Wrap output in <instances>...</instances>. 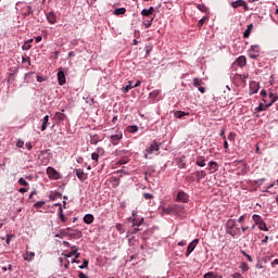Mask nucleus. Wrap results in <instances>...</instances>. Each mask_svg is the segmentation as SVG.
<instances>
[{
  "instance_id": "nucleus-49",
  "label": "nucleus",
  "mask_w": 278,
  "mask_h": 278,
  "mask_svg": "<svg viewBox=\"0 0 278 278\" xmlns=\"http://www.w3.org/2000/svg\"><path fill=\"white\" fill-rule=\"evenodd\" d=\"M227 140L228 141H236V132L228 134Z\"/></svg>"
},
{
  "instance_id": "nucleus-20",
  "label": "nucleus",
  "mask_w": 278,
  "mask_h": 278,
  "mask_svg": "<svg viewBox=\"0 0 278 278\" xmlns=\"http://www.w3.org/2000/svg\"><path fill=\"white\" fill-rule=\"evenodd\" d=\"M270 106H273L271 104H258V106L255 109V112H263L266 111L267 109H269Z\"/></svg>"
},
{
  "instance_id": "nucleus-63",
  "label": "nucleus",
  "mask_w": 278,
  "mask_h": 278,
  "mask_svg": "<svg viewBox=\"0 0 278 278\" xmlns=\"http://www.w3.org/2000/svg\"><path fill=\"white\" fill-rule=\"evenodd\" d=\"M261 96H262L263 98H266V97H267V91H266V90H262V91H261Z\"/></svg>"
},
{
  "instance_id": "nucleus-39",
  "label": "nucleus",
  "mask_w": 278,
  "mask_h": 278,
  "mask_svg": "<svg viewBox=\"0 0 278 278\" xmlns=\"http://www.w3.org/2000/svg\"><path fill=\"white\" fill-rule=\"evenodd\" d=\"M34 13V10L31 7H27L24 12V16H29Z\"/></svg>"
},
{
  "instance_id": "nucleus-15",
  "label": "nucleus",
  "mask_w": 278,
  "mask_h": 278,
  "mask_svg": "<svg viewBox=\"0 0 278 278\" xmlns=\"http://www.w3.org/2000/svg\"><path fill=\"white\" fill-rule=\"evenodd\" d=\"M236 64H238L240 67H244L247 65V58L244 55L239 56L236 59Z\"/></svg>"
},
{
  "instance_id": "nucleus-38",
  "label": "nucleus",
  "mask_w": 278,
  "mask_h": 278,
  "mask_svg": "<svg viewBox=\"0 0 278 278\" xmlns=\"http://www.w3.org/2000/svg\"><path fill=\"white\" fill-rule=\"evenodd\" d=\"M226 226H227V228L232 229L233 227H236V220H233V219L227 220Z\"/></svg>"
},
{
  "instance_id": "nucleus-10",
  "label": "nucleus",
  "mask_w": 278,
  "mask_h": 278,
  "mask_svg": "<svg viewBox=\"0 0 278 278\" xmlns=\"http://www.w3.org/2000/svg\"><path fill=\"white\" fill-rule=\"evenodd\" d=\"M58 81L60 86H64L66 84V77L63 71L58 72Z\"/></svg>"
},
{
  "instance_id": "nucleus-26",
  "label": "nucleus",
  "mask_w": 278,
  "mask_h": 278,
  "mask_svg": "<svg viewBox=\"0 0 278 278\" xmlns=\"http://www.w3.org/2000/svg\"><path fill=\"white\" fill-rule=\"evenodd\" d=\"M25 255L26 256L24 257V260L27 261V262H31L35 257V252L27 251V253H25Z\"/></svg>"
},
{
  "instance_id": "nucleus-17",
  "label": "nucleus",
  "mask_w": 278,
  "mask_h": 278,
  "mask_svg": "<svg viewBox=\"0 0 278 278\" xmlns=\"http://www.w3.org/2000/svg\"><path fill=\"white\" fill-rule=\"evenodd\" d=\"M47 21L50 24H55L56 23V15L53 12H50L47 14Z\"/></svg>"
},
{
  "instance_id": "nucleus-13",
  "label": "nucleus",
  "mask_w": 278,
  "mask_h": 278,
  "mask_svg": "<svg viewBox=\"0 0 278 278\" xmlns=\"http://www.w3.org/2000/svg\"><path fill=\"white\" fill-rule=\"evenodd\" d=\"M195 177H197V181L200 182L202 179H204L206 177V172L205 170H197L194 173Z\"/></svg>"
},
{
  "instance_id": "nucleus-16",
  "label": "nucleus",
  "mask_w": 278,
  "mask_h": 278,
  "mask_svg": "<svg viewBox=\"0 0 278 278\" xmlns=\"http://www.w3.org/2000/svg\"><path fill=\"white\" fill-rule=\"evenodd\" d=\"M197 166L205 167L206 166V160L204 156H197L195 160Z\"/></svg>"
},
{
  "instance_id": "nucleus-7",
  "label": "nucleus",
  "mask_w": 278,
  "mask_h": 278,
  "mask_svg": "<svg viewBox=\"0 0 278 278\" xmlns=\"http://www.w3.org/2000/svg\"><path fill=\"white\" fill-rule=\"evenodd\" d=\"M188 199L189 197L185 191H179L178 194L176 195V201L180 203H187Z\"/></svg>"
},
{
  "instance_id": "nucleus-45",
  "label": "nucleus",
  "mask_w": 278,
  "mask_h": 278,
  "mask_svg": "<svg viewBox=\"0 0 278 278\" xmlns=\"http://www.w3.org/2000/svg\"><path fill=\"white\" fill-rule=\"evenodd\" d=\"M206 20H207V17L206 16H204V17H202V20L200 21V22H198V28H202V26L203 25H205V23H206Z\"/></svg>"
},
{
  "instance_id": "nucleus-46",
  "label": "nucleus",
  "mask_w": 278,
  "mask_h": 278,
  "mask_svg": "<svg viewBox=\"0 0 278 278\" xmlns=\"http://www.w3.org/2000/svg\"><path fill=\"white\" fill-rule=\"evenodd\" d=\"M89 261L87 258H84L83 265L78 266L80 269H86L88 267Z\"/></svg>"
},
{
  "instance_id": "nucleus-11",
  "label": "nucleus",
  "mask_w": 278,
  "mask_h": 278,
  "mask_svg": "<svg viewBox=\"0 0 278 278\" xmlns=\"http://www.w3.org/2000/svg\"><path fill=\"white\" fill-rule=\"evenodd\" d=\"M179 210V205L178 204H173L170 205L169 207L167 208H163V211L167 214V215H170L172 213L174 212H178Z\"/></svg>"
},
{
  "instance_id": "nucleus-37",
  "label": "nucleus",
  "mask_w": 278,
  "mask_h": 278,
  "mask_svg": "<svg viewBox=\"0 0 278 278\" xmlns=\"http://www.w3.org/2000/svg\"><path fill=\"white\" fill-rule=\"evenodd\" d=\"M202 79H200V78H193V86L195 87V88H199L200 86H202Z\"/></svg>"
},
{
  "instance_id": "nucleus-25",
  "label": "nucleus",
  "mask_w": 278,
  "mask_h": 278,
  "mask_svg": "<svg viewBox=\"0 0 278 278\" xmlns=\"http://www.w3.org/2000/svg\"><path fill=\"white\" fill-rule=\"evenodd\" d=\"M138 130H139V127H138L137 125H129V126L127 127V131H128L129 134H136V132H138Z\"/></svg>"
},
{
  "instance_id": "nucleus-53",
  "label": "nucleus",
  "mask_w": 278,
  "mask_h": 278,
  "mask_svg": "<svg viewBox=\"0 0 278 278\" xmlns=\"http://www.w3.org/2000/svg\"><path fill=\"white\" fill-rule=\"evenodd\" d=\"M143 199L151 200V199H154V195L150 193H143Z\"/></svg>"
},
{
  "instance_id": "nucleus-12",
  "label": "nucleus",
  "mask_w": 278,
  "mask_h": 278,
  "mask_svg": "<svg viewBox=\"0 0 278 278\" xmlns=\"http://www.w3.org/2000/svg\"><path fill=\"white\" fill-rule=\"evenodd\" d=\"M40 122H42V126H40V131L47 130V128L49 127V115L45 116L42 119H40Z\"/></svg>"
},
{
  "instance_id": "nucleus-56",
  "label": "nucleus",
  "mask_w": 278,
  "mask_h": 278,
  "mask_svg": "<svg viewBox=\"0 0 278 278\" xmlns=\"http://www.w3.org/2000/svg\"><path fill=\"white\" fill-rule=\"evenodd\" d=\"M219 136H220V138H224V140H227V137L225 136V128L220 129Z\"/></svg>"
},
{
  "instance_id": "nucleus-1",
  "label": "nucleus",
  "mask_w": 278,
  "mask_h": 278,
  "mask_svg": "<svg viewBox=\"0 0 278 278\" xmlns=\"http://www.w3.org/2000/svg\"><path fill=\"white\" fill-rule=\"evenodd\" d=\"M160 151V144L156 141H153L148 149H146L144 152V159L148 160L149 155Z\"/></svg>"
},
{
  "instance_id": "nucleus-14",
  "label": "nucleus",
  "mask_w": 278,
  "mask_h": 278,
  "mask_svg": "<svg viewBox=\"0 0 278 278\" xmlns=\"http://www.w3.org/2000/svg\"><path fill=\"white\" fill-rule=\"evenodd\" d=\"M94 222V216L92 214H88L84 216V223L86 225H92Z\"/></svg>"
},
{
  "instance_id": "nucleus-40",
  "label": "nucleus",
  "mask_w": 278,
  "mask_h": 278,
  "mask_svg": "<svg viewBox=\"0 0 278 278\" xmlns=\"http://www.w3.org/2000/svg\"><path fill=\"white\" fill-rule=\"evenodd\" d=\"M204 278H217V275L214 271H208L204 274Z\"/></svg>"
},
{
  "instance_id": "nucleus-9",
  "label": "nucleus",
  "mask_w": 278,
  "mask_h": 278,
  "mask_svg": "<svg viewBox=\"0 0 278 278\" xmlns=\"http://www.w3.org/2000/svg\"><path fill=\"white\" fill-rule=\"evenodd\" d=\"M238 164L240 165L238 175L244 176L248 173V169H249L247 163L238 162Z\"/></svg>"
},
{
  "instance_id": "nucleus-6",
  "label": "nucleus",
  "mask_w": 278,
  "mask_h": 278,
  "mask_svg": "<svg viewBox=\"0 0 278 278\" xmlns=\"http://www.w3.org/2000/svg\"><path fill=\"white\" fill-rule=\"evenodd\" d=\"M231 7H232L233 9H238L239 7H242V8H243V11H245V12L249 11V8H248L247 2L243 1V0H238V1L231 2Z\"/></svg>"
},
{
  "instance_id": "nucleus-28",
  "label": "nucleus",
  "mask_w": 278,
  "mask_h": 278,
  "mask_svg": "<svg viewBox=\"0 0 278 278\" xmlns=\"http://www.w3.org/2000/svg\"><path fill=\"white\" fill-rule=\"evenodd\" d=\"M269 99H270L269 104L273 105L274 103H276L278 101V96L275 94L274 92H270L269 93Z\"/></svg>"
},
{
  "instance_id": "nucleus-48",
  "label": "nucleus",
  "mask_w": 278,
  "mask_h": 278,
  "mask_svg": "<svg viewBox=\"0 0 278 278\" xmlns=\"http://www.w3.org/2000/svg\"><path fill=\"white\" fill-rule=\"evenodd\" d=\"M78 251L79 249L72 250V252H68L67 254H65V257H73L75 254H77Z\"/></svg>"
},
{
  "instance_id": "nucleus-36",
  "label": "nucleus",
  "mask_w": 278,
  "mask_h": 278,
  "mask_svg": "<svg viewBox=\"0 0 278 278\" xmlns=\"http://www.w3.org/2000/svg\"><path fill=\"white\" fill-rule=\"evenodd\" d=\"M253 220H254L255 225L264 223V220H262L261 215H253Z\"/></svg>"
},
{
  "instance_id": "nucleus-58",
  "label": "nucleus",
  "mask_w": 278,
  "mask_h": 278,
  "mask_svg": "<svg viewBox=\"0 0 278 278\" xmlns=\"http://www.w3.org/2000/svg\"><path fill=\"white\" fill-rule=\"evenodd\" d=\"M78 278H88V276L83 271H78Z\"/></svg>"
},
{
  "instance_id": "nucleus-4",
  "label": "nucleus",
  "mask_w": 278,
  "mask_h": 278,
  "mask_svg": "<svg viewBox=\"0 0 278 278\" xmlns=\"http://www.w3.org/2000/svg\"><path fill=\"white\" fill-rule=\"evenodd\" d=\"M129 223H132V227H140L144 223V218H136V213L132 212V217H129Z\"/></svg>"
},
{
  "instance_id": "nucleus-22",
  "label": "nucleus",
  "mask_w": 278,
  "mask_h": 278,
  "mask_svg": "<svg viewBox=\"0 0 278 278\" xmlns=\"http://www.w3.org/2000/svg\"><path fill=\"white\" fill-rule=\"evenodd\" d=\"M208 167H210L211 174L216 173L218 170V164L216 162H210Z\"/></svg>"
},
{
  "instance_id": "nucleus-2",
  "label": "nucleus",
  "mask_w": 278,
  "mask_h": 278,
  "mask_svg": "<svg viewBox=\"0 0 278 278\" xmlns=\"http://www.w3.org/2000/svg\"><path fill=\"white\" fill-rule=\"evenodd\" d=\"M121 140H123V131L117 129L115 134L111 135V143L117 146Z\"/></svg>"
},
{
  "instance_id": "nucleus-62",
  "label": "nucleus",
  "mask_w": 278,
  "mask_h": 278,
  "mask_svg": "<svg viewBox=\"0 0 278 278\" xmlns=\"http://www.w3.org/2000/svg\"><path fill=\"white\" fill-rule=\"evenodd\" d=\"M18 192H21V193H26V192H28V189H26V188H21V189L18 190Z\"/></svg>"
},
{
  "instance_id": "nucleus-31",
  "label": "nucleus",
  "mask_w": 278,
  "mask_h": 278,
  "mask_svg": "<svg viewBox=\"0 0 278 278\" xmlns=\"http://www.w3.org/2000/svg\"><path fill=\"white\" fill-rule=\"evenodd\" d=\"M161 91L160 90H153L150 92V99L156 100L157 97H160Z\"/></svg>"
},
{
  "instance_id": "nucleus-21",
  "label": "nucleus",
  "mask_w": 278,
  "mask_h": 278,
  "mask_svg": "<svg viewBox=\"0 0 278 278\" xmlns=\"http://www.w3.org/2000/svg\"><path fill=\"white\" fill-rule=\"evenodd\" d=\"M103 151L102 148H98L97 152H93L91 154V160L96 161V163H98V159L100 157V153Z\"/></svg>"
},
{
  "instance_id": "nucleus-5",
  "label": "nucleus",
  "mask_w": 278,
  "mask_h": 278,
  "mask_svg": "<svg viewBox=\"0 0 278 278\" xmlns=\"http://www.w3.org/2000/svg\"><path fill=\"white\" fill-rule=\"evenodd\" d=\"M200 240L195 239L191 241L187 248L186 257H190L191 253L194 251V249L198 247Z\"/></svg>"
},
{
  "instance_id": "nucleus-18",
  "label": "nucleus",
  "mask_w": 278,
  "mask_h": 278,
  "mask_svg": "<svg viewBox=\"0 0 278 278\" xmlns=\"http://www.w3.org/2000/svg\"><path fill=\"white\" fill-rule=\"evenodd\" d=\"M153 12H154V8L151 7L150 9H143V10L141 11V15H142L143 17H149L151 14H153Z\"/></svg>"
},
{
  "instance_id": "nucleus-44",
  "label": "nucleus",
  "mask_w": 278,
  "mask_h": 278,
  "mask_svg": "<svg viewBox=\"0 0 278 278\" xmlns=\"http://www.w3.org/2000/svg\"><path fill=\"white\" fill-rule=\"evenodd\" d=\"M154 17H151L149 21H144L143 25L146 28H150V26L153 24Z\"/></svg>"
},
{
  "instance_id": "nucleus-8",
  "label": "nucleus",
  "mask_w": 278,
  "mask_h": 278,
  "mask_svg": "<svg viewBox=\"0 0 278 278\" xmlns=\"http://www.w3.org/2000/svg\"><path fill=\"white\" fill-rule=\"evenodd\" d=\"M260 90V84L256 81L250 83V96L258 93Z\"/></svg>"
},
{
  "instance_id": "nucleus-30",
  "label": "nucleus",
  "mask_w": 278,
  "mask_h": 278,
  "mask_svg": "<svg viewBox=\"0 0 278 278\" xmlns=\"http://www.w3.org/2000/svg\"><path fill=\"white\" fill-rule=\"evenodd\" d=\"M257 225V228L261 230V231H268V227L266 225L265 222H261V224H256Z\"/></svg>"
},
{
  "instance_id": "nucleus-50",
  "label": "nucleus",
  "mask_w": 278,
  "mask_h": 278,
  "mask_svg": "<svg viewBox=\"0 0 278 278\" xmlns=\"http://www.w3.org/2000/svg\"><path fill=\"white\" fill-rule=\"evenodd\" d=\"M22 62L23 63H28V65H31V58L30 56H23Z\"/></svg>"
},
{
  "instance_id": "nucleus-24",
  "label": "nucleus",
  "mask_w": 278,
  "mask_h": 278,
  "mask_svg": "<svg viewBox=\"0 0 278 278\" xmlns=\"http://www.w3.org/2000/svg\"><path fill=\"white\" fill-rule=\"evenodd\" d=\"M253 29V24H250L245 31H243V38H249Z\"/></svg>"
},
{
  "instance_id": "nucleus-60",
  "label": "nucleus",
  "mask_w": 278,
  "mask_h": 278,
  "mask_svg": "<svg viewBox=\"0 0 278 278\" xmlns=\"http://www.w3.org/2000/svg\"><path fill=\"white\" fill-rule=\"evenodd\" d=\"M225 141H224V148L226 149V150H229V143H228V141H227V139H224Z\"/></svg>"
},
{
  "instance_id": "nucleus-43",
  "label": "nucleus",
  "mask_w": 278,
  "mask_h": 278,
  "mask_svg": "<svg viewBox=\"0 0 278 278\" xmlns=\"http://www.w3.org/2000/svg\"><path fill=\"white\" fill-rule=\"evenodd\" d=\"M47 203L43 201L40 202H36L35 205H33L35 208L40 210L43 205H46Z\"/></svg>"
},
{
  "instance_id": "nucleus-52",
  "label": "nucleus",
  "mask_w": 278,
  "mask_h": 278,
  "mask_svg": "<svg viewBox=\"0 0 278 278\" xmlns=\"http://www.w3.org/2000/svg\"><path fill=\"white\" fill-rule=\"evenodd\" d=\"M197 8H198V10H200L201 12H206V5H205V4H198Z\"/></svg>"
},
{
  "instance_id": "nucleus-29",
  "label": "nucleus",
  "mask_w": 278,
  "mask_h": 278,
  "mask_svg": "<svg viewBox=\"0 0 278 278\" xmlns=\"http://www.w3.org/2000/svg\"><path fill=\"white\" fill-rule=\"evenodd\" d=\"M56 205L60 207V208H59V212H60V219H61L62 223H65V222H66V218H65V216H64V214H63L62 204L58 203Z\"/></svg>"
},
{
  "instance_id": "nucleus-34",
  "label": "nucleus",
  "mask_w": 278,
  "mask_h": 278,
  "mask_svg": "<svg viewBox=\"0 0 278 278\" xmlns=\"http://www.w3.org/2000/svg\"><path fill=\"white\" fill-rule=\"evenodd\" d=\"M126 13V9L121 8V9H116L114 10V15H124Z\"/></svg>"
},
{
  "instance_id": "nucleus-33",
  "label": "nucleus",
  "mask_w": 278,
  "mask_h": 278,
  "mask_svg": "<svg viewBox=\"0 0 278 278\" xmlns=\"http://www.w3.org/2000/svg\"><path fill=\"white\" fill-rule=\"evenodd\" d=\"M251 52H254L256 54H260L261 52V47L258 45H255V46H251V49H250Z\"/></svg>"
},
{
  "instance_id": "nucleus-59",
  "label": "nucleus",
  "mask_w": 278,
  "mask_h": 278,
  "mask_svg": "<svg viewBox=\"0 0 278 278\" xmlns=\"http://www.w3.org/2000/svg\"><path fill=\"white\" fill-rule=\"evenodd\" d=\"M232 278H243V276H242V274H240V273H235V274L232 275Z\"/></svg>"
},
{
  "instance_id": "nucleus-61",
  "label": "nucleus",
  "mask_w": 278,
  "mask_h": 278,
  "mask_svg": "<svg viewBox=\"0 0 278 278\" xmlns=\"http://www.w3.org/2000/svg\"><path fill=\"white\" fill-rule=\"evenodd\" d=\"M37 81H38L39 84H42V83L45 81V78L41 77V76H37Z\"/></svg>"
},
{
  "instance_id": "nucleus-51",
  "label": "nucleus",
  "mask_w": 278,
  "mask_h": 278,
  "mask_svg": "<svg viewBox=\"0 0 278 278\" xmlns=\"http://www.w3.org/2000/svg\"><path fill=\"white\" fill-rule=\"evenodd\" d=\"M17 184H20L21 186H28V182L24 179V178H20V180H17Z\"/></svg>"
},
{
  "instance_id": "nucleus-23",
  "label": "nucleus",
  "mask_w": 278,
  "mask_h": 278,
  "mask_svg": "<svg viewBox=\"0 0 278 278\" xmlns=\"http://www.w3.org/2000/svg\"><path fill=\"white\" fill-rule=\"evenodd\" d=\"M50 199H51L52 201H55V200H58V199H62V193H59L58 191H52V192L50 193Z\"/></svg>"
},
{
  "instance_id": "nucleus-57",
  "label": "nucleus",
  "mask_w": 278,
  "mask_h": 278,
  "mask_svg": "<svg viewBox=\"0 0 278 278\" xmlns=\"http://www.w3.org/2000/svg\"><path fill=\"white\" fill-rule=\"evenodd\" d=\"M127 162H128L127 159H122V160L118 161L117 164L118 165H125V164H127Z\"/></svg>"
},
{
  "instance_id": "nucleus-35",
  "label": "nucleus",
  "mask_w": 278,
  "mask_h": 278,
  "mask_svg": "<svg viewBox=\"0 0 278 278\" xmlns=\"http://www.w3.org/2000/svg\"><path fill=\"white\" fill-rule=\"evenodd\" d=\"M55 116L59 122H64V119L66 118V115L61 112H56Z\"/></svg>"
},
{
  "instance_id": "nucleus-3",
  "label": "nucleus",
  "mask_w": 278,
  "mask_h": 278,
  "mask_svg": "<svg viewBox=\"0 0 278 278\" xmlns=\"http://www.w3.org/2000/svg\"><path fill=\"white\" fill-rule=\"evenodd\" d=\"M46 173H47L48 178H50V179H54V180L60 179V174L54 167H48Z\"/></svg>"
},
{
  "instance_id": "nucleus-55",
  "label": "nucleus",
  "mask_w": 278,
  "mask_h": 278,
  "mask_svg": "<svg viewBox=\"0 0 278 278\" xmlns=\"http://www.w3.org/2000/svg\"><path fill=\"white\" fill-rule=\"evenodd\" d=\"M30 49H31V45L24 43V46H23V50H24V51H28V50H30Z\"/></svg>"
},
{
  "instance_id": "nucleus-42",
  "label": "nucleus",
  "mask_w": 278,
  "mask_h": 278,
  "mask_svg": "<svg viewBox=\"0 0 278 278\" xmlns=\"http://www.w3.org/2000/svg\"><path fill=\"white\" fill-rule=\"evenodd\" d=\"M139 231H141V228H139L138 226H135V227L132 226L129 229V232L132 233V235H135V233H137Z\"/></svg>"
},
{
  "instance_id": "nucleus-32",
  "label": "nucleus",
  "mask_w": 278,
  "mask_h": 278,
  "mask_svg": "<svg viewBox=\"0 0 278 278\" xmlns=\"http://www.w3.org/2000/svg\"><path fill=\"white\" fill-rule=\"evenodd\" d=\"M135 87L132 86V81H128V85H126L125 88H123L124 93H128L130 90H132Z\"/></svg>"
},
{
  "instance_id": "nucleus-27",
  "label": "nucleus",
  "mask_w": 278,
  "mask_h": 278,
  "mask_svg": "<svg viewBox=\"0 0 278 278\" xmlns=\"http://www.w3.org/2000/svg\"><path fill=\"white\" fill-rule=\"evenodd\" d=\"M188 115H189V113H186L185 111H176L175 112V118H178V119L182 118L184 116H188Z\"/></svg>"
},
{
  "instance_id": "nucleus-64",
  "label": "nucleus",
  "mask_w": 278,
  "mask_h": 278,
  "mask_svg": "<svg viewBox=\"0 0 278 278\" xmlns=\"http://www.w3.org/2000/svg\"><path fill=\"white\" fill-rule=\"evenodd\" d=\"M275 265H278V258H275V260L271 262V266L274 267Z\"/></svg>"
},
{
  "instance_id": "nucleus-47",
  "label": "nucleus",
  "mask_w": 278,
  "mask_h": 278,
  "mask_svg": "<svg viewBox=\"0 0 278 278\" xmlns=\"http://www.w3.org/2000/svg\"><path fill=\"white\" fill-rule=\"evenodd\" d=\"M68 237H70V238L79 239V238H81V232H80V231H77L76 233H68Z\"/></svg>"
},
{
  "instance_id": "nucleus-41",
  "label": "nucleus",
  "mask_w": 278,
  "mask_h": 278,
  "mask_svg": "<svg viewBox=\"0 0 278 278\" xmlns=\"http://www.w3.org/2000/svg\"><path fill=\"white\" fill-rule=\"evenodd\" d=\"M249 58L250 59H257L260 58V53H254L253 51L249 50V53H248Z\"/></svg>"
},
{
  "instance_id": "nucleus-19",
  "label": "nucleus",
  "mask_w": 278,
  "mask_h": 278,
  "mask_svg": "<svg viewBox=\"0 0 278 278\" xmlns=\"http://www.w3.org/2000/svg\"><path fill=\"white\" fill-rule=\"evenodd\" d=\"M76 176L81 181H85L87 179V176L83 169H76Z\"/></svg>"
},
{
  "instance_id": "nucleus-54",
  "label": "nucleus",
  "mask_w": 278,
  "mask_h": 278,
  "mask_svg": "<svg viewBox=\"0 0 278 278\" xmlns=\"http://www.w3.org/2000/svg\"><path fill=\"white\" fill-rule=\"evenodd\" d=\"M14 238L13 233H9L7 237V244H10L11 240Z\"/></svg>"
}]
</instances>
